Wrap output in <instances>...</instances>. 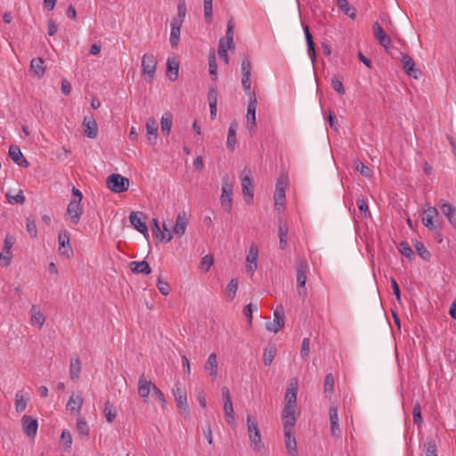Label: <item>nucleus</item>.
<instances>
[{
  "mask_svg": "<svg viewBox=\"0 0 456 456\" xmlns=\"http://www.w3.org/2000/svg\"><path fill=\"white\" fill-rule=\"evenodd\" d=\"M232 192L233 184L228 175H224L222 180V194L220 202L222 208L228 213L232 211Z\"/></svg>",
  "mask_w": 456,
  "mask_h": 456,
  "instance_id": "obj_1",
  "label": "nucleus"
},
{
  "mask_svg": "<svg viewBox=\"0 0 456 456\" xmlns=\"http://www.w3.org/2000/svg\"><path fill=\"white\" fill-rule=\"evenodd\" d=\"M106 183L108 188L116 193L126 191L129 188V180L119 174H111Z\"/></svg>",
  "mask_w": 456,
  "mask_h": 456,
  "instance_id": "obj_2",
  "label": "nucleus"
},
{
  "mask_svg": "<svg viewBox=\"0 0 456 456\" xmlns=\"http://www.w3.org/2000/svg\"><path fill=\"white\" fill-rule=\"evenodd\" d=\"M222 397L224 401V411L226 416V421L229 425H233L235 419L234 411L230 390L227 387H222Z\"/></svg>",
  "mask_w": 456,
  "mask_h": 456,
  "instance_id": "obj_3",
  "label": "nucleus"
},
{
  "mask_svg": "<svg viewBox=\"0 0 456 456\" xmlns=\"http://www.w3.org/2000/svg\"><path fill=\"white\" fill-rule=\"evenodd\" d=\"M257 105L256 95H252L249 98L248 108H247V128L251 135L255 133L256 127V110Z\"/></svg>",
  "mask_w": 456,
  "mask_h": 456,
  "instance_id": "obj_4",
  "label": "nucleus"
},
{
  "mask_svg": "<svg viewBox=\"0 0 456 456\" xmlns=\"http://www.w3.org/2000/svg\"><path fill=\"white\" fill-rule=\"evenodd\" d=\"M157 67V61L153 54L145 53L142 60V73L147 77L149 81H151L154 77Z\"/></svg>",
  "mask_w": 456,
  "mask_h": 456,
  "instance_id": "obj_5",
  "label": "nucleus"
},
{
  "mask_svg": "<svg viewBox=\"0 0 456 456\" xmlns=\"http://www.w3.org/2000/svg\"><path fill=\"white\" fill-rule=\"evenodd\" d=\"M308 269L307 263L304 260L300 261L297 269V282L298 286L299 296H305L306 294L305 282H306V272Z\"/></svg>",
  "mask_w": 456,
  "mask_h": 456,
  "instance_id": "obj_6",
  "label": "nucleus"
},
{
  "mask_svg": "<svg viewBox=\"0 0 456 456\" xmlns=\"http://www.w3.org/2000/svg\"><path fill=\"white\" fill-rule=\"evenodd\" d=\"M286 183L279 179L276 183V189L274 192V207L275 210L281 212L284 208L285 199H286Z\"/></svg>",
  "mask_w": 456,
  "mask_h": 456,
  "instance_id": "obj_7",
  "label": "nucleus"
},
{
  "mask_svg": "<svg viewBox=\"0 0 456 456\" xmlns=\"http://www.w3.org/2000/svg\"><path fill=\"white\" fill-rule=\"evenodd\" d=\"M273 321L268 322L265 328L269 331L277 333L284 326V312L281 306H278L273 313Z\"/></svg>",
  "mask_w": 456,
  "mask_h": 456,
  "instance_id": "obj_8",
  "label": "nucleus"
},
{
  "mask_svg": "<svg viewBox=\"0 0 456 456\" xmlns=\"http://www.w3.org/2000/svg\"><path fill=\"white\" fill-rule=\"evenodd\" d=\"M329 418L330 422V434L335 438L341 436V430L339 427V419L338 414V406L332 404L329 409Z\"/></svg>",
  "mask_w": 456,
  "mask_h": 456,
  "instance_id": "obj_9",
  "label": "nucleus"
},
{
  "mask_svg": "<svg viewBox=\"0 0 456 456\" xmlns=\"http://www.w3.org/2000/svg\"><path fill=\"white\" fill-rule=\"evenodd\" d=\"M59 251L61 255L69 257L73 250L69 245V232L66 230L61 232L58 236Z\"/></svg>",
  "mask_w": 456,
  "mask_h": 456,
  "instance_id": "obj_10",
  "label": "nucleus"
},
{
  "mask_svg": "<svg viewBox=\"0 0 456 456\" xmlns=\"http://www.w3.org/2000/svg\"><path fill=\"white\" fill-rule=\"evenodd\" d=\"M401 62L403 69L405 70L406 74L409 77H413L415 79L419 77L421 71L419 69L415 68V62L410 55L403 54L401 59Z\"/></svg>",
  "mask_w": 456,
  "mask_h": 456,
  "instance_id": "obj_11",
  "label": "nucleus"
},
{
  "mask_svg": "<svg viewBox=\"0 0 456 456\" xmlns=\"http://www.w3.org/2000/svg\"><path fill=\"white\" fill-rule=\"evenodd\" d=\"M84 134L88 138L94 139L98 134V126L93 116H86L83 120Z\"/></svg>",
  "mask_w": 456,
  "mask_h": 456,
  "instance_id": "obj_12",
  "label": "nucleus"
},
{
  "mask_svg": "<svg viewBox=\"0 0 456 456\" xmlns=\"http://www.w3.org/2000/svg\"><path fill=\"white\" fill-rule=\"evenodd\" d=\"M82 213L83 208L80 202H77V200H70L67 208V215L69 216L70 223L77 224Z\"/></svg>",
  "mask_w": 456,
  "mask_h": 456,
  "instance_id": "obj_13",
  "label": "nucleus"
},
{
  "mask_svg": "<svg viewBox=\"0 0 456 456\" xmlns=\"http://www.w3.org/2000/svg\"><path fill=\"white\" fill-rule=\"evenodd\" d=\"M143 217L144 216L142 212H132L130 214L129 220L134 229L144 236H148V227L142 220Z\"/></svg>",
  "mask_w": 456,
  "mask_h": 456,
  "instance_id": "obj_14",
  "label": "nucleus"
},
{
  "mask_svg": "<svg viewBox=\"0 0 456 456\" xmlns=\"http://www.w3.org/2000/svg\"><path fill=\"white\" fill-rule=\"evenodd\" d=\"M296 421L295 409L284 407L282 411V425L284 428V433L292 432V428L295 426Z\"/></svg>",
  "mask_w": 456,
  "mask_h": 456,
  "instance_id": "obj_15",
  "label": "nucleus"
},
{
  "mask_svg": "<svg viewBox=\"0 0 456 456\" xmlns=\"http://www.w3.org/2000/svg\"><path fill=\"white\" fill-rule=\"evenodd\" d=\"M12 160L20 167H28L29 163L23 156L20 149L17 145H11L8 151Z\"/></svg>",
  "mask_w": 456,
  "mask_h": 456,
  "instance_id": "obj_16",
  "label": "nucleus"
},
{
  "mask_svg": "<svg viewBox=\"0 0 456 456\" xmlns=\"http://www.w3.org/2000/svg\"><path fill=\"white\" fill-rule=\"evenodd\" d=\"M372 29L374 37L388 52V46L391 45V39L386 34L379 22H374Z\"/></svg>",
  "mask_w": 456,
  "mask_h": 456,
  "instance_id": "obj_17",
  "label": "nucleus"
},
{
  "mask_svg": "<svg viewBox=\"0 0 456 456\" xmlns=\"http://www.w3.org/2000/svg\"><path fill=\"white\" fill-rule=\"evenodd\" d=\"M146 136L148 142L154 145L157 142L158 138V122L154 118H150L146 121Z\"/></svg>",
  "mask_w": 456,
  "mask_h": 456,
  "instance_id": "obj_18",
  "label": "nucleus"
},
{
  "mask_svg": "<svg viewBox=\"0 0 456 456\" xmlns=\"http://www.w3.org/2000/svg\"><path fill=\"white\" fill-rule=\"evenodd\" d=\"M22 427L25 434L28 436H34L37 431V420L30 416L24 415L21 419Z\"/></svg>",
  "mask_w": 456,
  "mask_h": 456,
  "instance_id": "obj_19",
  "label": "nucleus"
},
{
  "mask_svg": "<svg viewBox=\"0 0 456 456\" xmlns=\"http://www.w3.org/2000/svg\"><path fill=\"white\" fill-rule=\"evenodd\" d=\"M188 225L187 215L184 211L177 215L173 232L177 236H183Z\"/></svg>",
  "mask_w": 456,
  "mask_h": 456,
  "instance_id": "obj_20",
  "label": "nucleus"
},
{
  "mask_svg": "<svg viewBox=\"0 0 456 456\" xmlns=\"http://www.w3.org/2000/svg\"><path fill=\"white\" fill-rule=\"evenodd\" d=\"M257 256L258 250L255 244H252L249 248L248 254L247 256V271L255 272L257 267Z\"/></svg>",
  "mask_w": 456,
  "mask_h": 456,
  "instance_id": "obj_21",
  "label": "nucleus"
},
{
  "mask_svg": "<svg viewBox=\"0 0 456 456\" xmlns=\"http://www.w3.org/2000/svg\"><path fill=\"white\" fill-rule=\"evenodd\" d=\"M442 213L446 216L450 224L456 227V208L451 203L443 202L440 204Z\"/></svg>",
  "mask_w": 456,
  "mask_h": 456,
  "instance_id": "obj_22",
  "label": "nucleus"
},
{
  "mask_svg": "<svg viewBox=\"0 0 456 456\" xmlns=\"http://www.w3.org/2000/svg\"><path fill=\"white\" fill-rule=\"evenodd\" d=\"M438 215L437 209L434 207H428L423 213L422 224L430 230L436 228L434 218Z\"/></svg>",
  "mask_w": 456,
  "mask_h": 456,
  "instance_id": "obj_23",
  "label": "nucleus"
},
{
  "mask_svg": "<svg viewBox=\"0 0 456 456\" xmlns=\"http://www.w3.org/2000/svg\"><path fill=\"white\" fill-rule=\"evenodd\" d=\"M152 385L151 381L146 379L144 374L139 378L138 394L144 401L149 397Z\"/></svg>",
  "mask_w": 456,
  "mask_h": 456,
  "instance_id": "obj_24",
  "label": "nucleus"
},
{
  "mask_svg": "<svg viewBox=\"0 0 456 456\" xmlns=\"http://www.w3.org/2000/svg\"><path fill=\"white\" fill-rule=\"evenodd\" d=\"M303 28H304L305 40H306V44H307L309 57L311 58L312 61L314 62L316 60V52H315V45L314 42L313 36L309 30L308 25H304Z\"/></svg>",
  "mask_w": 456,
  "mask_h": 456,
  "instance_id": "obj_25",
  "label": "nucleus"
},
{
  "mask_svg": "<svg viewBox=\"0 0 456 456\" xmlns=\"http://www.w3.org/2000/svg\"><path fill=\"white\" fill-rule=\"evenodd\" d=\"M205 370L209 371V374L214 379L216 378L218 373L217 356L215 353L211 354L204 366Z\"/></svg>",
  "mask_w": 456,
  "mask_h": 456,
  "instance_id": "obj_26",
  "label": "nucleus"
},
{
  "mask_svg": "<svg viewBox=\"0 0 456 456\" xmlns=\"http://www.w3.org/2000/svg\"><path fill=\"white\" fill-rule=\"evenodd\" d=\"M289 235V228L285 223L281 220L279 221V229H278V236H279V247L281 249H285L287 247Z\"/></svg>",
  "mask_w": 456,
  "mask_h": 456,
  "instance_id": "obj_27",
  "label": "nucleus"
},
{
  "mask_svg": "<svg viewBox=\"0 0 456 456\" xmlns=\"http://www.w3.org/2000/svg\"><path fill=\"white\" fill-rule=\"evenodd\" d=\"M237 129H238V124L234 120L230 124L228 134H227L226 145H227L228 150H230V151H233L235 148V145L237 142V140H236Z\"/></svg>",
  "mask_w": 456,
  "mask_h": 456,
  "instance_id": "obj_28",
  "label": "nucleus"
},
{
  "mask_svg": "<svg viewBox=\"0 0 456 456\" xmlns=\"http://www.w3.org/2000/svg\"><path fill=\"white\" fill-rule=\"evenodd\" d=\"M83 403L84 399L81 395H71L68 401L67 409L71 412L75 411L76 414H79Z\"/></svg>",
  "mask_w": 456,
  "mask_h": 456,
  "instance_id": "obj_29",
  "label": "nucleus"
},
{
  "mask_svg": "<svg viewBox=\"0 0 456 456\" xmlns=\"http://www.w3.org/2000/svg\"><path fill=\"white\" fill-rule=\"evenodd\" d=\"M131 271L134 273H142L145 275H148L151 273V268L148 262L146 261H140V262H131Z\"/></svg>",
  "mask_w": 456,
  "mask_h": 456,
  "instance_id": "obj_30",
  "label": "nucleus"
},
{
  "mask_svg": "<svg viewBox=\"0 0 456 456\" xmlns=\"http://www.w3.org/2000/svg\"><path fill=\"white\" fill-rule=\"evenodd\" d=\"M286 449L290 456H297V440L292 436V432L284 433Z\"/></svg>",
  "mask_w": 456,
  "mask_h": 456,
  "instance_id": "obj_31",
  "label": "nucleus"
},
{
  "mask_svg": "<svg viewBox=\"0 0 456 456\" xmlns=\"http://www.w3.org/2000/svg\"><path fill=\"white\" fill-rule=\"evenodd\" d=\"M297 387H293L292 385L288 387L286 395H285V401L286 404L285 407H289V409H295L296 403H297Z\"/></svg>",
  "mask_w": 456,
  "mask_h": 456,
  "instance_id": "obj_32",
  "label": "nucleus"
},
{
  "mask_svg": "<svg viewBox=\"0 0 456 456\" xmlns=\"http://www.w3.org/2000/svg\"><path fill=\"white\" fill-rule=\"evenodd\" d=\"M181 26L180 22L173 21L171 23L170 44L172 48L176 47L179 43Z\"/></svg>",
  "mask_w": 456,
  "mask_h": 456,
  "instance_id": "obj_33",
  "label": "nucleus"
},
{
  "mask_svg": "<svg viewBox=\"0 0 456 456\" xmlns=\"http://www.w3.org/2000/svg\"><path fill=\"white\" fill-rule=\"evenodd\" d=\"M167 67L169 79L171 81H175L178 77L179 62L175 59H168Z\"/></svg>",
  "mask_w": 456,
  "mask_h": 456,
  "instance_id": "obj_34",
  "label": "nucleus"
},
{
  "mask_svg": "<svg viewBox=\"0 0 456 456\" xmlns=\"http://www.w3.org/2000/svg\"><path fill=\"white\" fill-rule=\"evenodd\" d=\"M81 372V362L78 358H71L70 360V368H69V376L72 381H77L79 379V375Z\"/></svg>",
  "mask_w": 456,
  "mask_h": 456,
  "instance_id": "obj_35",
  "label": "nucleus"
},
{
  "mask_svg": "<svg viewBox=\"0 0 456 456\" xmlns=\"http://www.w3.org/2000/svg\"><path fill=\"white\" fill-rule=\"evenodd\" d=\"M30 69L38 77H42L45 74V69L44 66V60L42 58H35L30 61Z\"/></svg>",
  "mask_w": 456,
  "mask_h": 456,
  "instance_id": "obj_36",
  "label": "nucleus"
},
{
  "mask_svg": "<svg viewBox=\"0 0 456 456\" xmlns=\"http://www.w3.org/2000/svg\"><path fill=\"white\" fill-rule=\"evenodd\" d=\"M76 428L81 439L86 440L89 436V427L84 418H77Z\"/></svg>",
  "mask_w": 456,
  "mask_h": 456,
  "instance_id": "obj_37",
  "label": "nucleus"
},
{
  "mask_svg": "<svg viewBox=\"0 0 456 456\" xmlns=\"http://www.w3.org/2000/svg\"><path fill=\"white\" fill-rule=\"evenodd\" d=\"M337 5L343 11V12L351 19H354L356 16V10L351 6L347 0H337Z\"/></svg>",
  "mask_w": 456,
  "mask_h": 456,
  "instance_id": "obj_38",
  "label": "nucleus"
},
{
  "mask_svg": "<svg viewBox=\"0 0 456 456\" xmlns=\"http://www.w3.org/2000/svg\"><path fill=\"white\" fill-rule=\"evenodd\" d=\"M277 349L274 345H268L264 350V363L266 366H270L276 355Z\"/></svg>",
  "mask_w": 456,
  "mask_h": 456,
  "instance_id": "obj_39",
  "label": "nucleus"
},
{
  "mask_svg": "<svg viewBox=\"0 0 456 456\" xmlns=\"http://www.w3.org/2000/svg\"><path fill=\"white\" fill-rule=\"evenodd\" d=\"M241 186L244 196L248 197L250 200H252L254 195V187L251 178L248 175L244 176L242 178Z\"/></svg>",
  "mask_w": 456,
  "mask_h": 456,
  "instance_id": "obj_40",
  "label": "nucleus"
},
{
  "mask_svg": "<svg viewBox=\"0 0 456 456\" xmlns=\"http://www.w3.org/2000/svg\"><path fill=\"white\" fill-rule=\"evenodd\" d=\"M160 124L162 133L168 135L170 134L173 124L171 113L167 112L163 114L161 117Z\"/></svg>",
  "mask_w": 456,
  "mask_h": 456,
  "instance_id": "obj_41",
  "label": "nucleus"
},
{
  "mask_svg": "<svg viewBox=\"0 0 456 456\" xmlns=\"http://www.w3.org/2000/svg\"><path fill=\"white\" fill-rule=\"evenodd\" d=\"M234 23L232 19L229 20L227 22V29H226V42L227 47L229 49L234 48V43H233V35H234Z\"/></svg>",
  "mask_w": 456,
  "mask_h": 456,
  "instance_id": "obj_42",
  "label": "nucleus"
},
{
  "mask_svg": "<svg viewBox=\"0 0 456 456\" xmlns=\"http://www.w3.org/2000/svg\"><path fill=\"white\" fill-rule=\"evenodd\" d=\"M45 321V315L37 309L36 305L31 307V322L33 324H37L39 328H42Z\"/></svg>",
  "mask_w": 456,
  "mask_h": 456,
  "instance_id": "obj_43",
  "label": "nucleus"
},
{
  "mask_svg": "<svg viewBox=\"0 0 456 456\" xmlns=\"http://www.w3.org/2000/svg\"><path fill=\"white\" fill-rule=\"evenodd\" d=\"M248 436L255 451L259 452L262 448H264V444L262 442L260 433L251 434V430H249Z\"/></svg>",
  "mask_w": 456,
  "mask_h": 456,
  "instance_id": "obj_44",
  "label": "nucleus"
},
{
  "mask_svg": "<svg viewBox=\"0 0 456 456\" xmlns=\"http://www.w3.org/2000/svg\"><path fill=\"white\" fill-rule=\"evenodd\" d=\"M175 401L176 403V406H177L179 411L182 414H185V415H189L190 414L189 405H188V403H187V395H185L183 397H182L180 395V397L175 399Z\"/></svg>",
  "mask_w": 456,
  "mask_h": 456,
  "instance_id": "obj_45",
  "label": "nucleus"
},
{
  "mask_svg": "<svg viewBox=\"0 0 456 456\" xmlns=\"http://www.w3.org/2000/svg\"><path fill=\"white\" fill-rule=\"evenodd\" d=\"M415 247V249L417 251V253L419 254V256L426 260V261H428L431 257V254L430 252L425 248L424 244L420 241H417L414 245Z\"/></svg>",
  "mask_w": 456,
  "mask_h": 456,
  "instance_id": "obj_46",
  "label": "nucleus"
},
{
  "mask_svg": "<svg viewBox=\"0 0 456 456\" xmlns=\"http://www.w3.org/2000/svg\"><path fill=\"white\" fill-rule=\"evenodd\" d=\"M354 167L364 177H370L372 175V170L360 160H354Z\"/></svg>",
  "mask_w": 456,
  "mask_h": 456,
  "instance_id": "obj_47",
  "label": "nucleus"
},
{
  "mask_svg": "<svg viewBox=\"0 0 456 456\" xmlns=\"http://www.w3.org/2000/svg\"><path fill=\"white\" fill-rule=\"evenodd\" d=\"M334 388V378L331 373H328L325 376L324 380V393L327 396L330 395L333 393Z\"/></svg>",
  "mask_w": 456,
  "mask_h": 456,
  "instance_id": "obj_48",
  "label": "nucleus"
},
{
  "mask_svg": "<svg viewBox=\"0 0 456 456\" xmlns=\"http://www.w3.org/2000/svg\"><path fill=\"white\" fill-rule=\"evenodd\" d=\"M177 10H178L177 19L175 21L183 23V20L185 18V15H186V12H187L185 0L178 1Z\"/></svg>",
  "mask_w": 456,
  "mask_h": 456,
  "instance_id": "obj_49",
  "label": "nucleus"
},
{
  "mask_svg": "<svg viewBox=\"0 0 456 456\" xmlns=\"http://www.w3.org/2000/svg\"><path fill=\"white\" fill-rule=\"evenodd\" d=\"M27 407V400L23 398V395L18 392L15 395V410L17 412H22Z\"/></svg>",
  "mask_w": 456,
  "mask_h": 456,
  "instance_id": "obj_50",
  "label": "nucleus"
},
{
  "mask_svg": "<svg viewBox=\"0 0 456 456\" xmlns=\"http://www.w3.org/2000/svg\"><path fill=\"white\" fill-rule=\"evenodd\" d=\"M103 411H104L106 420L109 423H111L117 417V412H116V411L112 410V406L109 401H107L105 403Z\"/></svg>",
  "mask_w": 456,
  "mask_h": 456,
  "instance_id": "obj_51",
  "label": "nucleus"
},
{
  "mask_svg": "<svg viewBox=\"0 0 456 456\" xmlns=\"http://www.w3.org/2000/svg\"><path fill=\"white\" fill-rule=\"evenodd\" d=\"M228 49L229 48L227 47V45L225 44L224 39L221 38L219 41V45H218V54H219L220 58L224 60V61L225 63H228V61H229V57L227 54Z\"/></svg>",
  "mask_w": 456,
  "mask_h": 456,
  "instance_id": "obj_52",
  "label": "nucleus"
},
{
  "mask_svg": "<svg viewBox=\"0 0 456 456\" xmlns=\"http://www.w3.org/2000/svg\"><path fill=\"white\" fill-rule=\"evenodd\" d=\"M251 76H242L241 85L244 92L251 98L252 95H256L255 92L251 91Z\"/></svg>",
  "mask_w": 456,
  "mask_h": 456,
  "instance_id": "obj_53",
  "label": "nucleus"
},
{
  "mask_svg": "<svg viewBox=\"0 0 456 456\" xmlns=\"http://www.w3.org/2000/svg\"><path fill=\"white\" fill-rule=\"evenodd\" d=\"M399 251L402 255L405 256L408 259L411 260L414 256V253L407 242H401L399 244Z\"/></svg>",
  "mask_w": 456,
  "mask_h": 456,
  "instance_id": "obj_54",
  "label": "nucleus"
},
{
  "mask_svg": "<svg viewBox=\"0 0 456 456\" xmlns=\"http://www.w3.org/2000/svg\"><path fill=\"white\" fill-rule=\"evenodd\" d=\"M5 197L9 203H17L21 205L25 202V197L21 190H20L18 194L15 196H12L10 194V192H7Z\"/></svg>",
  "mask_w": 456,
  "mask_h": 456,
  "instance_id": "obj_55",
  "label": "nucleus"
},
{
  "mask_svg": "<svg viewBox=\"0 0 456 456\" xmlns=\"http://www.w3.org/2000/svg\"><path fill=\"white\" fill-rule=\"evenodd\" d=\"M26 229L33 239L37 238V228L34 219L27 218Z\"/></svg>",
  "mask_w": 456,
  "mask_h": 456,
  "instance_id": "obj_56",
  "label": "nucleus"
},
{
  "mask_svg": "<svg viewBox=\"0 0 456 456\" xmlns=\"http://www.w3.org/2000/svg\"><path fill=\"white\" fill-rule=\"evenodd\" d=\"M413 415V422L417 425H420L422 423V417H421V406L419 403H415L413 406L412 411Z\"/></svg>",
  "mask_w": 456,
  "mask_h": 456,
  "instance_id": "obj_57",
  "label": "nucleus"
},
{
  "mask_svg": "<svg viewBox=\"0 0 456 456\" xmlns=\"http://www.w3.org/2000/svg\"><path fill=\"white\" fill-rule=\"evenodd\" d=\"M251 62L248 56H245L241 61V74L242 76H251Z\"/></svg>",
  "mask_w": 456,
  "mask_h": 456,
  "instance_id": "obj_58",
  "label": "nucleus"
},
{
  "mask_svg": "<svg viewBox=\"0 0 456 456\" xmlns=\"http://www.w3.org/2000/svg\"><path fill=\"white\" fill-rule=\"evenodd\" d=\"M256 310H257V305L253 303H249L243 309V314L247 317L248 322L249 325H251V323H252L253 311H256Z\"/></svg>",
  "mask_w": 456,
  "mask_h": 456,
  "instance_id": "obj_59",
  "label": "nucleus"
},
{
  "mask_svg": "<svg viewBox=\"0 0 456 456\" xmlns=\"http://www.w3.org/2000/svg\"><path fill=\"white\" fill-rule=\"evenodd\" d=\"M157 287L162 295H168L171 291L170 286L167 281H164L160 277L158 278Z\"/></svg>",
  "mask_w": 456,
  "mask_h": 456,
  "instance_id": "obj_60",
  "label": "nucleus"
},
{
  "mask_svg": "<svg viewBox=\"0 0 456 456\" xmlns=\"http://www.w3.org/2000/svg\"><path fill=\"white\" fill-rule=\"evenodd\" d=\"M61 441L66 448H68V449L71 448L72 436L69 430L64 429L62 431L61 436Z\"/></svg>",
  "mask_w": 456,
  "mask_h": 456,
  "instance_id": "obj_61",
  "label": "nucleus"
},
{
  "mask_svg": "<svg viewBox=\"0 0 456 456\" xmlns=\"http://www.w3.org/2000/svg\"><path fill=\"white\" fill-rule=\"evenodd\" d=\"M238 283L239 282L237 279H232L226 287L231 300H232L236 295L238 289Z\"/></svg>",
  "mask_w": 456,
  "mask_h": 456,
  "instance_id": "obj_62",
  "label": "nucleus"
},
{
  "mask_svg": "<svg viewBox=\"0 0 456 456\" xmlns=\"http://www.w3.org/2000/svg\"><path fill=\"white\" fill-rule=\"evenodd\" d=\"M426 448V456H437L436 445L434 440H428L424 444Z\"/></svg>",
  "mask_w": 456,
  "mask_h": 456,
  "instance_id": "obj_63",
  "label": "nucleus"
},
{
  "mask_svg": "<svg viewBox=\"0 0 456 456\" xmlns=\"http://www.w3.org/2000/svg\"><path fill=\"white\" fill-rule=\"evenodd\" d=\"M214 263L212 255H206L200 261V268L208 272Z\"/></svg>",
  "mask_w": 456,
  "mask_h": 456,
  "instance_id": "obj_64",
  "label": "nucleus"
}]
</instances>
